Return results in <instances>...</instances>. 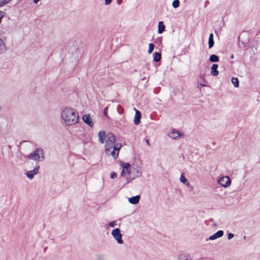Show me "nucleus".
<instances>
[{
	"label": "nucleus",
	"instance_id": "f257e3e1",
	"mask_svg": "<svg viewBox=\"0 0 260 260\" xmlns=\"http://www.w3.org/2000/svg\"><path fill=\"white\" fill-rule=\"evenodd\" d=\"M121 146V144L115 143V137L113 133H109L107 135L105 152L107 155H111L114 159H117Z\"/></svg>",
	"mask_w": 260,
	"mask_h": 260
},
{
	"label": "nucleus",
	"instance_id": "f03ea898",
	"mask_svg": "<svg viewBox=\"0 0 260 260\" xmlns=\"http://www.w3.org/2000/svg\"><path fill=\"white\" fill-rule=\"evenodd\" d=\"M61 117L67 125H73L79 121L78 113L74 109L66 107L62 111Z\"/></svg>",
	"mask_w": 260,
	"mask_h": 260
},
{
	"label": "nucleus",
	"instance_id": "7ed1b4c3",
	"mask_svg": "<svg viewBox=\"0 0 260 260\" xmlns=\"http://www.w3.org/2000/svg\"><path fill=\"white\" fill-rule=\"evenodd\" d=\"M44 151L41 148H37L34 152L30 153L27 155V158L34 160L36 161H39L41 158V160L44 159Z\"/></svg>",
	"mask_w": 260,
	"mask_h": 260
},
{
	"label": "nucleus",
	"instance_id": "20e7f679",
	"mask_svg": "<svg viewBox=\"0 0 260 260\" xmlns=\"http://www.w3.org/2000/svg\"><path fill=\"white\" fill-rule=\"evenodd\" d=\"M111 235L118 244L123 243V241L122 239V235L119 228H116L113 230L111 232Z\"/></svg>",
	"mask_w": 260,
	"mask_h": 260
},
{
	"label": "nucleus",
	"instance_id": "39448f33",
	"mask_svg": "<svg viewBox=\"0 0 260 260\" xmlns=\"http://www.w3.org/2000/svg\"><path fill=\"white\" fill-rule=\"evenodd\" d=\"M219 184L224 187H229L231 183V180L230 178L226 176L221 177L218 181Z\"/></svg>",
	"mask_w": 260,
	"mask_h": 260
},
{
	"label": "nucleus",
	"instance_id": "423d86ee",
	"mask_svg": "<svg viewBox=\"0 0 260 260\" xmlns=\"http://www.w3.org/2000/svg\"><path fill=\"white\" fill-rule=\"evenodd\" d=\"M82 120L84 122L87 124L90 127L93 126V122L90 114H85L82 116Z\"/></svg>",
	"mask_w": 260,
	"mask_h": 260
},
{
	"label": "nucleus",
	"instance_id": "0eeeda50",
	"mask_svg": "<svg viewBox=\"0 0 260 260\" xmlns=\"http://www.w3.org/2000/svg\"><path fill=\"white\" fill-rule=\"evenodd\" d=\"M39 169L40 166H38L34 169L27 171L26 173V177L29 179H33L34 176L38 173Z\"/></svg>",
	"mask_w": 260,
	"mask_h": 260
},
{
	"label": "nucleus",
	"instance_id": "6e6552de",
	"mask_svg": "<svg viewBox=\"0 0 260 260\" xmlns=\"http://www.w3.org/2000/svg\"><path fill=\"white\" fill-rule=\"evenodd\" d=\"M224 232L222 230L218 231L217 232L214 233L213 235L210 236L208 239H206V241L208 240H214L217 238H220L223 236Z\"/></svg>",
	"mask_w": 260,
	"mask_h": 260
},
{
	"label": "nucleus",
	"instance_id": "1a4fd4ad",
	"mask_svg": "<svg viewBox=\"0 0 260 260\" xmlns=\"http://www.w3.org/2000/svg\"><path fill=\"white\" fill-rule=\"evenodd\" d=\"M135 110L136 111V114L134 119V122L135 125H138L141 122V113L136 109H135Z\"/></svg>",
	"mask_w": 260,
	"mask_h": 260
},
{
	"label": "nucleus",
	"instance_id": "9d476101",
	"mask_svg": "<svg viewBox=\"0 0 260 260\" xmlns=\"http://www.w3.org/2000/svg\"><path fill=\"white\" fill-rule=\"evenodd\" d=\"M140 200V196L137 195L131 198H128V202L132 204H138Z\"/></svg>",
	"mask_w": 260,
	"mask_h": 260
},
{
	"label": "nucleus",
	"instance_id": "9b49d317",
	"mask_svg": "<svg viewBox=\"0 0 260 260\" xmlns=\"http://www.w3.org/2000/svg\"><path fill=\"white\" fill-rule=\"evenodd\" d=\"M181 134L179 131L173 129L170 134L169 136L174 139H176L181 136Z\"/></svg>",
	"mask_w": 260,
	"mask_h": 260
},
{
	"label": "nucleus",
	"instance_id": "f8f14e48",
	"mask_svg": "<svg viewBox=\"0 0 260 260\" xmlns=\"http://www.w3.org/2000/svg\"><path fill=\"white\" fill-rule=\"evenodd\" d=\"M99 140L100 142L102 144L104 143L105 142L106 137V133L104 131H101L99 132Z\"/></svg>",
	"mask_w": 260,
	"mask_h": 260
},
{
	"label": "nucleus",
	"instance_id": "ddd939ff",
	"mask_svg": "<svg viewBox=\"0 0 260 260\" xmlns=\"http://www.w3.org/2000/svg\"><path fill=\"white\" fill-rule=\"evenodd\" d=\"M218 65L216 63L213 64L211 67V74L214 76H217L219 74V72L217 70Z\"/></svg>",
	"mask_w": 260,
	"mask_h": 260
},
{
	"label": "nucleus",
	"instance_id": "4468645a",
	"mask_svg": "<svg viewBox=\"0 0 260 260\" xmlns=\"http://www.w3.org/2000/svg\"><path fill=\"white\" fill-rule=\"evenodd\" d=\"M6 50V46L4 40L0 38V54L4 53Z\"/></svg>",
	"mask_w": 260,
	"mask_h": 260
},
{
	"label": "nucleus",
	"instance_id": "2eb2a0df",
	"mask_svg": "<svg viewBox=\"0 0 260 260\" xmlns=\"http://www.w3.org/2000/svg\"><path fill=\"white\" fill-rule=\"evenodd\" d=\"M165 30V25L162 21H159L158 24V33L159 34H162Z\"/></svg>",
	"mask_w": 260,
	"mask_h": 260
},
{
	"label": "nucleus",
	"instance_id": "dca6fc26",
	"mask_svg": "<svg viewBox=\"0 0 260 260\" xmlns=\"http://www.w3.org/2000/svg\"><path fill=\"white\" fill-rule=\"evenodd\" d=\"M179 260H193L190 256L186 253L180 254L178 257Z\"/></svg>",
	"mask_w": 260,
	"mask_h": 260
},
{
	"label": "nucleus",
	"instance_id": "f3484780",
	"mask_svg": "<svg viewBox=\"0 0 260 260\" xmlns=\"http://www.w3.org/2000/svg\"><path fill=\"white\" fill-rule=\"evenodd\" d=\"M213 38H214L213 34L212 33H210L209 35V40H208V45H209V48H212L214 46V42Z\"/></svg>",
	"mask_w": 260,
	"mask_h": 260
},
{
	"label": "nucleus",
	"instance_id": "a211bd4d",
	"mask_svg": "<svg viewBox=\"0 0 260 260\" xmlns=\"http://www.w3.org/2000/svg\"><path fill=\"white\" fill-rule=\"evenodd\" d=\"M161 58V53L160 52H155L153 54V59L155 62H158L160 60Z\"/></svg>",
	"mask_w": 260,
	"mask_h": 260
},
{
	"label": "nucleus",
	"instance_id": "6ab92c4d",
	"mask_svg": "<svg viewBox=\"0 0 260 260\" xmlns=\"http://www.w3.org/2000/svg\"><path fill=\"white\" fill-rule=\"evenodd\" d=\"M209 60L212 62H216L219 61V58L215 54H212L210 56Z\"/></svg>",
	"mask_w": 260,
	"mask_h": 260
},
{
	"label": "nucleus",
	"instance_id": "aec40b11",
	"mask_svg": "<svg viewBox=\"0 0 260 260\" xmlns=\"http://www.w3.org/2000/svg\"><path fill=\"white\" fill-rule=\"evenodd\" d=\"M180 181L181 182H182V183H183L184 184H185L187 186H189V185H190L187 179L185 178V177L183 174H182L180 176Z\"/></svg>",
	"mask_w": 260,
	"mask_h": 260
},
{
	"label": "nucleus",
	"instance_id": "412c9836",
	"mask_svg": "<svg viewBox=\"0 0 260 260\" xmlns=\"http://www.w3.org/2000/svg\"><path fill=\"white\" fill-rule=\"evenodd\" d=\"M231 82L235 87H238L239 86V81L238 78L233 77L231 79Z\"/></svg>",
	"mask_w": 260,
	"mask_h": 260
},
{
	"label": "nucleus",
	"instance_id": "4be33fe9",
	"mask_svg": "<svg viewBox=\"0 0 260 260\" xmlns=\"http://www.w3.org/2000/svg\"><path fill=\"white\" fill-rule=\"evenodd\" d=\"M180 4L179 0H174L172 3V7L174 8H177L179 7Z\"/></svg>",
	"mask_w": 260,
	"mask_h": 260
},
{
	"label": "nucleus",
	"instance_id": "5701e85b",
	"mask_svg": "<svg viewBox=\"0 0 260 260\" xmlns=\"http://www.w3.org/2000/svg\"><path fill=\"white\" fill-rule=\"evenodd\" d=\"M121 166L123 169H128L131 168V164L128 162L127 163H122Z\"/></svg>",
	"mask_w": 260,
	"mask_h": 260
},
{
	"label": "nucleus",
	"instance_id": "b1692460",
	"mask_svg": "<svg viewBox=\"0 0 260 260\" xmlns=\"http://www.w3.org/2000/svg\"><path fill=\"white\" fill-rule=\"evenodd\" d=\"M154 49V45L153 43H150L149 44V49L148 51V53L149 54H151Z\"/></svg>",
	"mask_w": 260,
	"mask_h": 260
},
{
	"label": "nucleus",
	"instance_id": "393cba45",
	"mask_svg": "<svg viewBox=\"0 0 260 260\" xmlns=\"http://www.w3.org/2000/svg\"><path fill=\"white\" fill-rule=\"evenodd\" d=\"M96 257L97 260H105L106 256L104 254H99Z\"/></svg>",
	"mask_w": 260,
	"mask_h": 260
},
{
	"label": "nucleus",
	"instance_id": "a878e982",
	"mask_svg": "<svg viewBox=\"0 0 260 260\" xmlns=\"http://www.w3.org/2000/svg\"><path fill=\"white\" fill-rule=\"evenodd\" d=\"M11 0H2L0 1V7L4 6L5 5L9 3Z\"/></svg>",
	"mask_w": 260,
	"mask_h": 260
},
{
	"label": "nucleus",
	"instance_id": "bb28decb",
	"mask_svg": "<svg viewBox=\"0 0 260 260\" xmlns=\"http://www.w3.org/2000/svg\"><path fill=\"white\" fill-rule=\"evenodd\" d=\"M108 106L105 107L104 110H103V114H104V115L106 117H107V118H109V117L108 116Z\"/></svg>",
	"mask_w": 260,
	"mask_h": 260
},
{
	"label": "nucleus",
	"instance_id": "cd10ccee",
	"mask_svg": "<svg viewBox=\"0 0 260 260\" xmlns=\"http://www.w3.org/2000/svg\"><path fill=\"white\" fill-rule=\"evenodd\" d=\"M116 224H117L116 221H113L110 222L109 223V225L110 227H112V228H114Z\"/></svg>",
	"mask_w": 260,
	"mask_h": 260
},
{
	"label": "nucleus",
	"instance_id": "c85d7f7f",
	"mask_svg": "<svg viewBox=\"0 0 260 260\" xmlns=\"http://www.w3.org/2000/svg\"><path fill=\"white\" fill-rule=\"evenodd\" d=\"M117 177V174L115 172H113L111 173V175H110V178L111 179H115Z\"/></svg>",
	"mask_w": 260,
	"mask_h": 260
},
{
	"label": "nucleus",
	"instance_id": "c756f323",
	"mask_svg": "<svg viewBox=\"0 0 260 260\" xmlns=\"http://www.w3.org/2000/svg\"><path fill=\"white\" fill-rule=\"evenodd\" d=\"M135 177H133V178H130L129 177H127L126 178V180H127V181L123 185V186H124L126 184H127L129 182H130L131 181H132L133 179H134Z\"/></svg>",
	"mask_w": 260,
	"mask_h": 260
},
{
	"label": "nucleus",
	"instance_id": "7c9ffc66",
	"mask_svg": "<svg viewBox=\"0 0 260 260\" xmlns=\"http://www.w3.org/2000/svg\"><path fill=\"white\" fill-rule=\"evenodd\" d=\"M5 12L2 11H0V23L2 21V18L5 15Z\"/></svg>",
	"mask_w": 260,
	"mask_h": 260
},
{
	"label": "nucleus",
	"instance_id": "2f4dec72",
	"mask_svg": "<svg viewBox=\"0 0 260 260\" xmlns=\"http://www.w3.org/2000/svg\"><path fill=\"white\" fill-rule=\"evenodd\" d=\"M234 237V235L233 233H229L228 235V239L231 240Z\"/></svg>",
	"mask_w": 260,
	"mask_h": 260
},
{
	"label": "nucleus",
	"instance_id": "473e14b6",
	"mask_svg": "<svg viewBox=\"0 0 260 260\" xmlns=\"http://www.w3.org/2000/svg\"><path fill=\"white\" fill-rule=\"evenodd\" d=\"M204 86H206V85L204 84L201 83H198V85H197V87L199 88H201V87H204Z\"/></svg>",
	"mask_w": 260,
	"mask_h": 260
},
{
	"label": "nucleus",
	"instance_id": "72a5a7b5",
	"mask_svg": "<svg viewBox=\"0 0 260 260\" xmlns=\"http://www.w3.org/2000/svg\"><path fill=\"white\" fill-rule=\"evenodd\" d=\"M112 2V0H105V4L106 5H108Z\"/></svg>",
	"mask_w": 260,
	"mask_h": 260
},
{
	"label": "nucleus",
	"instance_id": "f704fd0d",
	"mask_svg": "<svg viewBox=\"0 0 260 260\" xmlns=\"http://www.w3.org/2000/svg\"><path fill=\"white\" fill-rule=\"evenodd\" d=\"M126 173L125 170L122 169V172H121V176L122 177H124Z\"/></svg>",
	"mask_w": 260,
	"mask_h": 260
},
{
	"label": "nucleus",
	"instance_id": "c9c22d12",
	"mask_svg": "<svg viewBox=\"0 0 260 260\" xmlns=\"http://www.w3.org/2000/svg\"><path fill=\"white\" fill-rule=\"evenodd\" d=\"M125 171L126 173L128 174V176H130L131 175V168L128 169H125Z\"/></svg>",
	"mask_w": 260,
	"mask_h": 260
},
{
	"label": "nucleus",
	"instance_id": "e433bc0d",
	"mask_svg": "<svg viewBox=\"0 0 260 260\" xmlns=\"http://www.w3.org/2000/svg\"><path fill=\"white\" fill-rule=\"evenodd\" d=\"M137 173L138 174V175L136 176L137 177L140 176L142 174V172L139 170H137Z\"/></svg>",
	"mask_w": 260,
	"mask_h": 260
},
{
	"label": "nucleus",
	"instance_id": "4c0bfd02",
	"mask_svg": "<svg viewBox=\"0 0 260 260\" xmlns=\"http://www.w3.org/2000/svg\"><path fill=\"white\" fill-rule=\"evenodd\" d=\"M117 3L118 5H120L122 3V0H117Z\"/></svg>",
	"mask_w": 260,
	"mask_h": 260
},
{
	"label": "nucleus",
	"instance_id": "58836bf2",
	"mask_svg": "<svg viewBox=\"0 0 260 260\" xmlns=\"http://www.w3.org/2000/svg\"><path fill=\"white\" fill-rule=\"evenodd\" d=\"M39 1H40V0H34V1H33V2H34L35 4H37V3L39 2Z\"/></svg>",
	"mask_w": 260,
	"mask_h": 260
},
{
	"label": "nucleus",
	"instance_id": "ea45409f",
	"mask_svg": "<svg viewBox=\"0 0 260 260\" xmlns=\"http://www.w3.org/2000/svg\"><path fill=\"white\" fill-rule=\"evenodd\" d=\"M209 1H208V0H207V1H206L205 2V7H206V6H207V5L208 4H209Z\"/></svg>",
	"mask_w": 260,
	"mask_h": 260
},
{
	"label": "nucleus",
	"instance_id": "a19ab883",
	"mask_svg": "<svg viewBox=\"0 0 260 260\" xmlns=\"http://www.w3.org/2000/svg\"><path fill=\"white\" fill-rule=\"evenodd\" d=\"M231 57V59H233V58H234V54H232L231 55V57Z\"/></svg>",
	"mask_w": 260,
	"mask_h": 260
},
{
	"label": "nucleus",
	"instance_id": "79ce46f5",
	"mask_svg": "<svg viewBox=\"0 0 260 260\" xmlns=\"http://www.w3.org/2000/svg\"><path fill=\"white\" fill-rule=\"evenodd\" d=\"M146 142L147 143V144L148 145H149V140L146 139Z\"/></svg>",
	"mask_w": 260,
	"mask_h": 260
},
{
	"label": "nucleus",
	"instance_id": "37998d69",
	"mask_svg": "<svg viewBox=\"0 0 260 260\" xmlns=\"http://www.w3.org/2000/svg\"><path fill=\"white\" fill-rule=\"evenodd\" d=\"M47 249V247H45L44 248V250L43 251H44V252L46 251Z\"/></svg>",
	"mask_w": 260,
	"mask_h": 260
},
{
	"label": "nucleus",
	"instance_id": "c03bdc74",
	"mask_svg": "<svg viewBox=\"0 0 260 260\" xmlns=\"http://www.w3.org/2000/svg\"><path fill=\"white\" fill-rule=\"evenodd\" d=\"M2 129V127L0 126V134L1 133Z\"/></svg>",
	"mask_w": 260,
	"mask_h": 260
},
{
	"label": "nucleus",
	"instance_id": "a18cd8bd",
	"mask_svg": "<svg viewBox=\"0 0 260 260\" xmlns=\"http://www.w3.org/2000/svg\"><path fill=\"white\" fill-rule=\"evenodd\" d=\"M9 148L10 149H11V146L10 145H9Z\"/></svg>",
	"mask_w": 260,
	"mask_h": 260
}]
</instances>
